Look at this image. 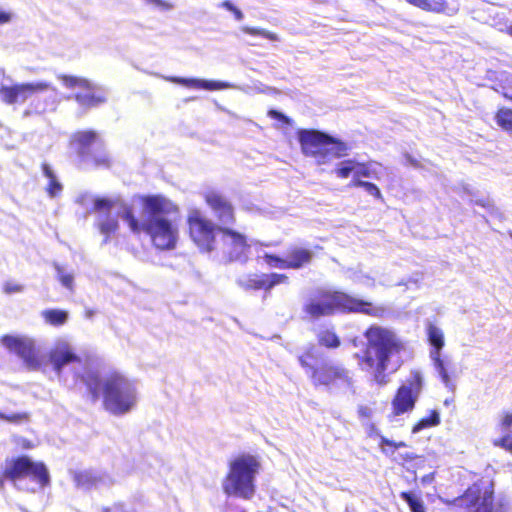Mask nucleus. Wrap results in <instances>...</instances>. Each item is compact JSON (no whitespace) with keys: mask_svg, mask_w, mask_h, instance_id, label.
Segmentation results:
<instances>
[{"mask_svg":"<svg viewBox=\"0 0 512 512\" xmlns=\"http://www.w3.org/2000/svg\"><path fill=\"white\" fill-rule=\"evenodd\" d=\"M367 434L369 437H378L380 439V436H383L380 432V430L377 428V426L374 423H370L367 427Z\"/></svg>","mask_w":512,"mask_h":512,"instance_id":"49","label":"nucleus"},{"mask_svg":"<svg viewBox=\"0 0 512 512\" xmlns=\"http://www.w3.org/2000/svg\"><path fill=\"white\" fill-rule=\"evenodd\" d=\"M55 269L57 272V278L59 282L67 288L69 291H73L74 289V275L70 272L65 271V269L59 265H55Z\"/></svg>","mask_w":512,"mask_h":512,"instance_id":"37","label":"nucleus"},{"mask_svg":"<svg viewBox=\"0 0 512 512\" xmlns=\"http://www.w3.org/2000/svg\"><path fill=\"white\" fill-rule=\"evenodd\" d=\"M207 206L214 212L218 223L226 226L236 222L235 209L229 199L217 190H207L203 194Z\"/></svg>","mask_w":512,"mask_h":512,"instance_id":"17","label":"nucleus"},{"mask_svg":"<svg viewBox=\"0 0 512 512\" xmlns=\"http://www.w3.org/2000/svg\"><path fill=\"white\" fill-rule=\"evenodd\" d=\"M426 335L429 344L432 346L431 354H440L445 345L442 329L433 323H428L426 326Z\"/></svg>","mask_w":512,"mask_h":512,"instance_id":"23","label":"nucleus"},{"mask_svg":"<svg viewBox=\"0 0 512 512\" xmlns=\"http://www.w3.org/2000/svg\"><path fill=\"white\" fill-rule=\"evenodd\" d=\"M34 483L43 489L50 485V473L42 461H35L30 456L21 454L5 460L4 467L0 471V488L7 482L21 490L24 482Z\"/></svg>","mask_w":512,"mask_h":512,"instance_id":"7","label":"nucleus"},{"mask_svg":"<svg viewBox=\"0 0 512 512\" xmlns=\"http://www.w3.org/2000/svg\"><path fill=\"white\" fill-rule=\"evenodd\" d=\"M381 443L397 449L406 448L408 446V444L405 441H394L387 437H381Z\"/></svg>","mask_w":512,"mask_h":512,"instance_id":"48","label":"nucleus"},{"mask_svg":"<svg viewBox=\"0 0 512 512\" xmlns=\"http://www.w3.org/2000/svg\"><path fill=\"white\" fill-rule=\"evenodd\" d=\"M145 218L140 221L131 205H123L122 219L135 235L146 234L159 251L174 250L179 240V228L173 217L180 214L179 206L163 194L138 197Z\"/></svg>","mask_w":512,"mask_h":512,"instance_id":"1","label":"nucleus"},{"mask_svg":"<svg viewBox=\"0 0 512 512\" xmlns=\"http://www.w3.org/2000/svg\"><path fill=\"white\" fill-rule=\"evenodd\" d=\"M70 98L84 109L95 108L106 102L105 95L99 92L91 82H89V88H83L82 91L73 94Z\"/></svg>","mask_w":512,"mask_h":512,"instance_id":"21","label":"nucleus"},{"mask_svg":"<svg viewBox=\"0 0 512 512\" xmlns=\"http://www.w3.org/2000/svg\"><path fill=\"white\" fill-rule=\"evenodd\" d=\"M258 34L270 39V40H275L276 39V36L273 34V33H270V32H265V31H262V32H259Z\"/></svg>","mask_w":512,"mask_h":512,"instance_id":"54","label":"nucleus"},{"mask_svg":"<svg viewBox=\"0 0 512 512\" xmlns=\"http://www.w3.org/2000/svg\"><path fill=\"white\" fill-rule=\"evenodd\" d=\"M75 485L79 488L90 489L102 481L100 475L91 470L77 471L73 475Z\"/></svg>","mask_w":512,"mask_h":512,"instance_id":"24","label":"nucleus"},{"mask_svg":"<svg viewBox=\"0 0 512 512\" xmlns=\"http://www.w3.org/2000/svg\"><path fill=\"white\" fill-rule=\"evenodd\" d=\"M303 313L309 320H319L337 313L382 317L385 308L341 290L320 289L303 305Z\"/></svg>","mask_w":512,"mask_h":512,"instance_id":"4","label":"nucleus"},{"mask_svg":"<svg viewBox=\"0 0 512 512\" xmlns=\"http://www.w3.org/2000/svg\"><path fill=\"white\" fill-rule=\"evenodd\" d=\"M445 503L456 512H495V482L490 476H482Z\"/></svg>","mask_w":512,"mask_h":512,"instance_id":"9","label":"nucleus"},{"mask_svg":"<svg viewBox=\"0 0 512 512\" xmlns=\"http://www.w3.org/2000/svg\"><path fill=\"white\" fill-rule=\"evenodd\" d=\"M23 290V286L13 281H7L3 285V291L6 294L18 293Z\"/></svg>","mask_w":512,"mask_h":512,"instance_id":"45","label":"nucleus"},{"mask_svg":"<svg viewBox=\"0 0 512 512\" xmlns=\"http://www.w3.org/2000/svg\"><path fill=\"white\" fill-rule=\"evenodd\" d=\"M356 170L353 175V178L360 177H373L375 179H379V175L376 173V171L372 170L367 163L364 162H356Z\"/></svg>","mask_w":512,"mask_h":512,"instance_id":"39","label":"nucleus"},{"mask_svg":"<svg viewBox=\"0 0 512 512\" xmlns=\"http://www.w3.org/2000/svg\"><path fill=\"white\" fill-rule=\"evenodd\" d=\"M363 336L365 348L354 357L361 371L368 373L376 384L384 386L393 372H388L392 360L400 357L405 344L392 329L377 324L369 325Z\"/></svg>","mask_w":512,"mask_h":512,"instance_id":"2","label":"nucleus"},{"mask_svg":"<svg viewBox=\"0 0 512 512\" xmlns=\"http://www.w3.org/2000/svg\"><path fill=\"white\" fill-rule=\"evenodd\" d=\"M11 20V14L0 9V24L8 23Z\"/></svg>","mask_w":512,"mask_h":512,"instance_id":"51","label":"nucleus"},{"mask_svg":"<svg viewBox=\"0 0 512 512\" xmlns=\"http://www.w3.org/2000/svg\"><path fill=\"white\" fill-rule=\"evenodd\" d=\"M297 139L303 155L315 159L319 165L348 155L347 143L316 129H299Z\"/></svg>","mask_w":512,"mask_h":512,"instance_id":"8","label":"nucleus"},{"mask_svg":"<svg viewBox=\"0 0 512 512\" xmlns=\"http://www.w3.org/2000/svg\"><path fill=\"white\" fill-rule=\"evenodd\" d=\"M431 357H432V359L434 361V365H435L437 371L439 372V374L441 375L443 381L448 382L449 375L445 368L444 361L441 359L440 354H431Z\"/></svg>","mask_w":512,"mask_h":512,"instance_id":"41","label":"nucleus"},{"mask_svg":"<svg viewBox=\"0 0 512 512\" xmlns=\"http://www.w3.org/2000/svg\"><path fill=\"white\" fill-rule=\"evenodd\" d=\"M114 207V201L109 198L98 197L93 202V211L103 212L97 221L99 232L104 235V241L107 242L119 229V223L115 216L111 215Z\"/></svg>","mask_w":512,"mask_h":512,"instance_id":"18","label":"nucleus"},{"mask_svg":"<svg viewBox=\"0 0 512 512\" xmlns=\"http://www.w3.org/2000/svg\"><path fill=\"white\" fill-rule=\"evenodd\" d=\"M57 79L68 89L89 88V80L75 75L59 74Z\"/></svg>","mask_w":512,"mask_h":512,"instance_id":"30","label":"nucleus"},{"mask_svg":"<svg viewBox=\"0 0 512 512\" xmlns=\"http://www.w3.org/2000/svg\"><path fill=\"white\" fill-rule=\"evenodd\" d=\"M145 1L148 4H152V5H155L157 7H162V8H165V9H169L171 7V5H169L168 3H166L163 0H145Z\"/></svg>","mask_w":512,"mask_h":512,"instance_id":"50","label":"nucleus"},{"mask_svg":"<svg viewBox=\"0 0 512 512\" xmlns=\"http://www.w3.org/2000/svg\"><path fill=\"white\" fill-rule=\"evenodd\" d=\"M512 427V411H503L498 421V428L501 431L508 430Z\"/></svg>","mask_w":512,"mask_h":512,"instance_id":"42","label":"nucleus"},{"mask_svg":"<svg viewBox=\"0 0 512 512\" xmlns=\"http://www.w3.org/2000/svg\"><path fill=\"white\" fill-rule=\"evenodd\" d=\"M494 119L503 131L512 134V108L506 106L498 108Z\"/></svg>","mask_w":512,"mask_h":512,"instance_id":"27","label":"nucleus"},{"mask_svg":"<svg viewBox=\"0 0 512 512\" xmlns=\"http://www.w3.org/2000/svg\"><path fill=\"white\" fill-rule=\"evenodd\" d=\"M267 115L272 119L282 122L283 124L289 125L291 123L290 118L278 110L270 109L268 110Z\"/></svg>","mask_w":512,"mask_h":512,"instance_id":"44","label":"nucleus"},{"mask_svg":"<svg viewBox=\"0 0 512 512\" xmlns=\"http://www.w3.org/2000/svg\"><path fill=\"white\" fill-rule=\"evenodd\" d=\"M49 361L52 364L53 369L57 373H60L65 365L79 363L81 359L69 343L61 342L56 344L50 350Z\"/></svg>","mask_w":512,"mask_h":512,"instance_id":"19","label":"nucleus"},{"mask_svg":"<svg viewBox=\"0 0 512 512\" xmlns=\"http://www.w3.org/2000/svg\"><path fill=\"white\" fill-rule=\"evenodd\" d=\"M511 238H512V233H511Z\"/></svg>","mask_w":512,"mask_h":512,"instance_id":"57","label":"nucleus"},{"mask_svg":"<svg viewBox=\"0 0 512 512\" xmlns=\"http://www.w3.org/2000/svg\"><path fill=\"white\" fill-rule=\"evenodd\" d=\"M86 386L92 402L102 396L104 409L112 415L129 413L137 403L135 384L122 372L112 370L103 378L96 371H88L79 376Z\"/></svg>","mask_w":512,"mask_h":512,"instance_id":"3","label":"nucleus"},{"mask_svg":"<svg viewBox=\"0 0 512 512\" xmlns=\"http://www.w3.org/2000/svg\"><path fill=\"white\" fill-rule=\"evenodd\" d=\"M1 343L10 351L17 354L31 370H37L41 366L39 351L35 342L27 337L3 335Z\"/></svg>","mask_w":512,"mask_h":512,"instance_id":"14","label":"nucleus"},{"mask_svg":"<svg viewBox=\"0 0 512 512\" xmlns=\"http://www.w3.org/2000/svg\"><path fill=\"white\" fill-rule=\"evenodd\" d=\"M261 467L259 456L250 453H242L231 459L222 480L224 494L243 500L252 499L256 492V476Z\"/></svg>","mask_w":512,"mask_h":512,"instance_id":"6","label":"nucleus"},{"mask_svg":"<svg viewBox=\"0 0 512 512\" xmlns=\"http://www.w3.org/2000/svg\"><path fill=\"white\" fill-rule=\"evenodd\" d=\"M351 187H361L364 188L368 194L373 196L376 199L383 200V196L381 194L380 189L377 185L372 182L364 181L358 178H353L350 182Z\"/></svg>","mask_w":512,"mask_h":512,"instance_id":"35","label":"nucleus"},{"mask_svg":"<svg viewBox=\"0 0 512 512\" xmlns=\"http://www.w3.org/2000/svg\"><path fill=\"white\" fill-rule=\"evenodd\" d=\"M507 92L504 94L505 98L512 102V79L509 81L507 85Z\"/></svg>","mask_w":512,"mask_h":512,"instance_id":"53","label":"nucleus"},{"mask_svg":"<svg viewBox=\"0 0 512 512\" xmlns=\"http://www.w3.org/2000/svg\"><path fill=\"white\" fill-rule=\"evenodd\" d=\"M399 496L408 504L411 512H426L422 500L415 493L403 491Z\"/></svg>","mask_w":512,"mask_h":512,"instance_id":"34","label":"nucleus"},{"mask_svg":"<svg viewBox=\"0 0 512 512\" xmlns=\"http://www.w3.org/2000/svg\"><path fill=\"white\" fill-rule=\"evenodd\" d=\"M422 456L413 453L405 452L395 456L392 461L402 466L403 468L410 470L411 468H417L418 461L421 460Z\"/></svg>","mask_w":512,"mask_h":512,"instance_id":"33","label":"nucleus"},{"mask_svg":"<svg viewBox=\"0 0 512 512\" xmlns=\"http://www.w3.org/2000/svg\"><path fill=\"white\" fill-rule=\"evenodd\" d=\"M50 83L45 81L16 83L0 86V99L7 105L23 104L37 92L46 91Z\"/></svg>","mask_w":512,"mask_h":512,"instance_id":"15","label":"nucleus"},{"mask_svg":"<svg viewBox=\"0 0 512 512\" xmlns=\"http://www.w3.org/2000/svg\"><path fill=\"white\" fill-rule=\"evenodd\" d=\"M298 362L315 388L329 391L352 389V372L343 364L321 359L315 345H309L298 356Z\"/></svg>","mask_w":512,"mask_h":512,"instance_id":"5","label":"nucleus"},{"mask_svg":"<svg viewBox=\"0 0 512 512\" xmlns=\"http://www.w3.org/2000/svg\"><path fill=\"white\" fill-rule=\"evenodd\" d=\"M378 447L383 455L393 460L395 458V452L398 450L397 448L390 447L389 445H384L381 443V440L378 442Z\"/></svg>","mask_w":512,"mask_h":512,"instance_id":"47","label":"nucleus"},{"mask_svg":"<svg viewBox=\"0 0 512 512\" xmlns=\"http://www.w3.org/2000/svg\"><path fill=\"white\" fill-rule=\"evenodd\" d=\"M492 444L512 454V431L494 439Z\"/></svg>","mask_w":512,"mask_h":512,"instance_id":"40","label":"nucleus"},{"mask_svg":"<svg viewBox=\"0 0 512 512\" xmlns=\"http://www.w3.org/2000/svg\"><path fill=\"white\" fill-rule=\"evenodd\" d=\"M317 344L328 350H335L341 346V338L333 327L322 328L316 334Z\"/></svg>","mask_w":512,"mask_h":512,"instance_id":"22","label":"nucleus"},{"mask_svg":"<svg viewBox=\"0 0 512 512\" xmlns=\"http://www.w3.org/2000/svg\"><path fill=\"white\" fill-rule=\"evenodd\" d=\"M168 80L172 83L180 84V85L186 86L188 88H195V89L214 90L218 87L215 82L201 80V79H195V78H182V77L172 76V77H169Z\"/></svg>","mask_w":512,"mask_h":512,"instance_id":"25","label":"nucleus"},{"mask_svg":"<svg viewBox=\"0 0 512 512\" xmlns=\"http://www.w3.org/2000/svg\"><path fill=\"white\" fill-rule=\"evenodd\" d=\"M45 110H46L45 103L38 102L35 105L33 103H31L29 108L24 111V115L30 116L32 114H41Z\"/></svg>","mask_w":512,"mask_h":512,"instance_id":"43","label":"nucleus"},{"mask_svg":"<svg viewBox=\"0 0 512 512\" xmlns=\"http://www.w3.org/2000/svg\"><path fill=\"white\" fill-rule=\"evenodd\" d=\"M262 259L268 267L286 270L284 257H281L273 253H264L262 255Z\"/></svg>","mask_w":512,"mask_h":512,"instance_id":"38","label":"nucleus"},{"mask_svg":"<svg viewBox=\"0 0 512 512\" xmlns=\"http://www.w3.org/2000/svg\"><path fill=\"white\" fill-rule=\"evenodd\" d=\"M44 321L51 326H62L68 320V312L61 309H46L41 313Z\"/></svg>","mask_w":512,"mask_h":512,"instance_id":"26","label":"nucleus"},{"mask_svg":"<svg viewBox=\"0 0 512 512\" xmlns=\"http://www.w3.org/2000/svg\"><path fill=\"white\" fill-rule=\"evenodd\" d=\"M71 145L83 161H90L95 168H109L111 159L107 154L92 155L91 146L96 143L103 144L99 134L92 129L78 130L71 135Z\"/></svg>","mask_w":512,"mask_h":512,"instance_id":"12","label":"nucleus"},{"mask_svg":"<svg viewBox=\"0 0 512 512\" xmlns=\"http://www.w3.org/2000/svg\"><path fill=\"white\" fill-rule=\"evenodd\" d=\"M356 167L357 166L355 160H344L337 165L335 168V173L339 178L345 179L348 178L352 172L355 173Z\"/></svg>","mask_w":512,"mask_h":512,"instance_id":"36","label":"nucleus"},{"mask_svg":"<svg viewBox=\"0 0 512 512\" xmlns=\"http://www.w3.org/2000/svg\"><path fill=\"white\" fill-rule=\"evenodd\" d=\"M43 174L49 179V183L46 187V191L50 197L58 196L62 191V185L57 181L54 172L47 163L41 165Z\"/></svg>","mask_w":512,"mask_h":512,"instance_id":"28","label":"nucleus"},{"mask_svg":"<svg viewBox=\"0 0 512 512\" xmlns=\"http://www.w3.org/2000/svg\"><path fill=\"white\" fill-rule=\"evenodd\" d=\"M223 255L229 262H246L251 249L248 237L229 226L220 230Z\"/></svg>","mask_w":512,"mask_h":512,"instance_id":"13","label":"nucleus"},{"mask_svg":"<svg viewBox=\"0 0 512 512\" xmlns=\"http://www.w3.org/2000/svg\"><path fill=\"white\" fill-rule=\"evenodd\" d=\"M506 33L512 37V24L509 27H507Z\"/></svg>","mask_w":512,"mask_h":512,"instance_id":"55","label":"nucleus"},{"mask_svg":"<svg viewBox=\"0 0 512 512\" xmlns=\"http://www.w3.org/2000/svg\"><path fill=\"white\" fill-rule=\"evenodd\" d=\"M0 420L13 425L28 424L31 420V414L27 411L4 413L0 411Z\"/></svg>","mask_w":512,"mask_h":512,"instance_id":"32","label":"nucleus"},{"mask_svg":"<svg viewBox=\"0 0 512 512\" xmlns=\"http://www.w3.org/2000/svg\"><path fill=\"white\" fill-rule=\"evenodd\" d=\"M423 382L418 372H413L396 389L391 399V415L398 417L414 410L416 403L419 399Z\"/></svg>","mask_w":512,"mask_h":512,"instance_id":"11","label":"nucleus"},{"mask_svg":"<svg viewBox=\"0 0 512 512\" xmlns=\"http://www.w3.org/2000/svg\"><path fill=\"white\" fill-rule=\"evenodd\" d=\"M440 424V415L437 410L429 411L428 415L419 419L412 427V433H418L423 429L435 427Z\"/></svg>","mask_w":512,"mask_h":512,"instance_id":"29","label":"nucleus"},{"mask_svg":"<svg viewBox=\"0 0 512 512\" xmlns=\"http://www.w3.org/2000/svg\"><path fill=\"white\" fill-rule=\"evenodd\" d=\"M314 258V253L310 248L292 245L284 256L286 270H300L309 266Z\"/></svg>","mask_w":512,"mask_h":512,"instance_id":"20","label":"nucleus"},{"mask_svg":"<svg viewBox=\"0 0 512 512\" xmlns=\"http://www.w3.org/2000/svg\"><path fill=\"white\" fill-rule=\"evenodd\" d=\"M222 7L227 9L228 11L232 12L234 17L240 21L243 19V13L239 8H237L235 5H233L230 1H224L221 4Z\"/></svg>","mask_w":512,"mask_h":512,"instance_id":"46","label":"nucleus"},{"mask_svg":"<svg viewBox=\"0 0 512 512\" xmlns=\"http://www.w3.org/2000/svg\"><path fill=\"white\" fill-rule=\"evenodd\" d=\"M290 282L289 276L284 273H251L238 280L240 288L246 291H271L274 287L284 284L288 285Z\"/></svg>","mask_w":512,"mask_h":512,"instance_id":"16","label":"nucleus"},{"mask_svg":"<svg viewBox=\"0 0 512 512\" xmlns=\"http://www.w3.org/2000/svg\"><path fill=\"white\" fill-rule=\"evenodd\" d=\"M359 415L361 417H370L371 416V410L368 407H361L358 411Z\"/></svg>","mask_w":512,"mask_h":512,"instance_id":"52","label":"nucleus"},{"mask_svg":"<svg viewBox=\"0 0 512 512\" xmlns=\"http://www.w3.org/2000/svg\"><path fill=\"white\" fill-rule=\"evenodd\" d=\"M25 490H26V491H29V492H32V493H34V492H35V489H33V488H26Z\"/></svg>","mask_w":512,"mask_h":512,"instance_id":"56","label":"nucleus"},{"mask_svg":"<svg viewBox=\"0 0 512 512\" xmlns=\"http://www.w3.org/2000/svg\"><path fill=\"white\" fill-rule=\"evenodd\" d=\"M410 4L432 12H443L447 8L446 0H406Z\"/></svg>","mask_w":512,"mask_h":512,"instance_id":"31","label":"nucleus"},{"mask_svg":"<svg viewBox=\"0 0 512 512\" xmlns=\"http://www.w3.org/2000/svg\"><path fill=\"white\" fill-rule=\"evenodd\" d=\"M186 223L188 235L200 252L210 253L216 248V237L220 235L223 225L215 224L199 209L189 212Z\"/></svg>","mask_w":512,"mask_h":512,"instance_id":"10","label":"nucleus"}]
</instances>
